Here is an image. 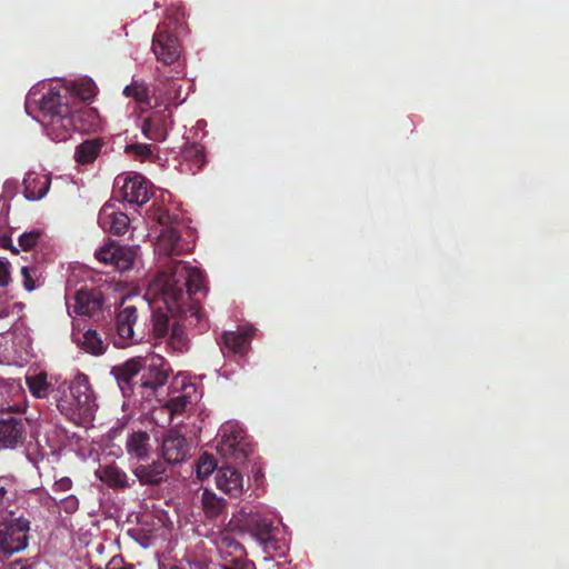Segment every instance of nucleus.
<instances>
[{
	"mask_svg": "<svg viewBox=\"0 0 569 569\" xmlns=\"http://www.w3.org/2000/svg\"><path fill=\"white\" fill-rule=\"evenodd\" d=\"M151 290L163 301L172 316L198 323L200 305L193 299L197 293H207L204 274L197 267L174 260L167 271L160 272L151 283Z\"/></svg>",
	"mask_w": 569,
	"mask_h": 569,
	"instance_id": "1",
	"label": "nucleus"
},
{
	"mask_svg": "<svg viewBox=\"0 0 569 569\" xmlns=\"http://www.w3.org/2000/svg\"><path fill=\"white\" fill-rule=\"evenodd\" d=\"M39 121L47 136L57 142L67 141L76 129L74 113L68 92L50 89L39 101Z\"/></svg>",
	"mask_w": 569,
	"mask_h": 569,
	"instance_id": "2",
	"label": "nucleus"
},
{
	"mask_svg": "<svg viewBox=\"0 0 569 569\" xmlns=\"http://www.w3.org/2000/svg\"><path fill=\"white\" fill-rule=\"evenodd\" d=\"M0 448L16 450L27 440L29 421L17 406L0 403Z\"/></svg>",
	"mask_w": 569,
	"mask_h": 569,
	"instance_id": "3",
	"label": "nucleus"
},
{
	"mask_svg": "<svg viewBox=\"0 0 569 569\" xmlns=\"http://www.w3.org/2000/svg\"><path fill=\"white\" fill-rule=\"evenodd\" d=\"M219 432L221 440L217 447L218 452L236 463L244 462L252 452L246 431L233 425H224Z\"/></svg>",
	"mask_w": 569,
	"mask_h": 569,
	"instance_id": "4",
	"label": "nucleus"
},
{
	"mask_svg": "<svg viewBox=\"0 0 569 569\" xmlns=\"http://www.w3.org/2000/svg\"><path fill=\"white\" fill-rule=\"evenodd\" d=\"M30 521L19 517L13 521L0 526V558L11 557L24 550L28 546Z\"/></svg>",
	"mask_w": 569,
	"mask_h": 569,
	"instance_id": "5",
	"label": "nucleus"
},
{
	"mask_svg": "<svg viewBox=\"0 0 569 569\" xmlns=\"http://www.w3.org/2000/svg\"><path fill=\"white\" fill-rule=\"evenodd\" d=\"M106 303V297L100 288L83 287L76 291L73 303L68 305L69 313L79 317L93 318L102 312Z\"/></svg>",
	"mask_w": 569,
	"mask_h": 569,
	"instance_id": "6",
	"label": "nucleus"
},
{
	"mask_svg": "<svg viewBox=\"0 0 569 569\" xmlns=\"http://www.w3.org/2000/svg\"><path fill=\"white\" fill-rule=\"evenodd\" d=\"M68 389L73 395L71 400L74 401L79 419L92 418L97 403L88 376L79 372L68 385Z\"/></svg>",
	"mask_w": 569,
	"mask_h": 569,
	"instance_id": "7",
	"label": "nucleus"
},
{
	"mask_svg": "<svg viewBox=\"0 0 569 569\" xmlns=\"http://www.w3.org/2000/svg\"><path fill=\"white\" fill-rule=\"evenodd\" d=\"M230 526H233L241 532L249 533L258 543L264 538L270 537L277 527L273 522L259 512H244L240 511L230 520Z\"/></svg>",
	"mask_w": 569,
	"mask_h": 569,
	"instance_id": "8",
	"label": "nucleus"
},
{
	"mask_svg": "<svg viewBox=\"0 0 569 569\" xmlns=\"http://www.w3.org/2000/svg\"><path fill=\"white\" fill-rule=\"evenodd\" d=\"M141 387L157 391L158 388L164 386L171 371L169 362L160 355H150L140 358Z\"/></svg>",
	"mask_w": 569,
	"mask_h": 569,
	"instance_id": "9",
	"label": "nucleus"
},
{
	"mask_svg": "<svg viewBox=\"0 0 569 569\" xmlns=\"http://www.w3.org/2000/svg\"><path fill=\"white\" fill-rule=\"evenodd\" d=\"M94 256L99 262L123 272L132 268L137 252L131 247L109 241L97 250Z\"/></svg>",
	"mask_w": 569,
	"mask_h": 569,
	"instance_id": "10",
	"label": "nucleus"
},
{
	"mask_svg": "<svg viewBox=\"0 0 569 569\" xmlns=\"http://www.w3.org/2000/svg\"><path fill=\"white\" fill-rule=\"evenodd\" d=\"M152 51L163 64L176 62L181 52L178 38L166 29H158L152 37Z\"/></svg>",
	"mask_w": 569,
	"mask_h": 569,
	"instance_id": "11",
	"label": "nucleus"
},
{
	"mask_svg": "<svg viewBox=\"0 0 569 569\" xmlns=\"http://www.w3.org/2000/svg\"><path fill=\"white\" fill-rule=\"evenodd\" d=\"M138 319V311L134 306H126L121 308L116 315V331L118 338L114 340V346L123 348L128 342H136L141 338H136L133 326Z\"/></svg>",
	"mask_w": 569,
	"mask_h": 569,
	"instance_id": "12",
	"label": "nucleus"
},
{
	"mask_svg": "<svg viewBox=\"0 0 569 569\" xmlns=\"http://www.w3.org/2000/svg\"><path fill=\"white\" fill-rule=\"evenodd\" d=\"M161 449L164 461L176 465L187 459L190 446L183 435L171 429L163 437Z\"/></svg>",
	"mask_w": 569,
	"mask_h": 569,
	"instance_id": "13",
	"label": "nucleus"
},
{
	"mask_svg": "<svg viewBox=\"0 0 569 569\" xmlns=\"http://www.w3.org/2000/svg\"><path fill=\"white\" fill-rule=\"evenodd\" d=\"M172 124L171 112L168 109L154 111L142 121L141 130L146 138L162 141L167 137L168 128Z\"/></svg>",
	"mask_w": 569,
	"mask_h": 569,
	"instance_id": "14",
	"label": "nucleus"
},
{
	"mask_svg": "<svg viewBox=\"0 0 569 569\" xmlns=\"http://www.w3.org/2000/svg\"><path fill=\"white\" fill-rule=\"evenodd\" d=\"M121 194L127 202L142 206L151 197L149 181L141 174L127 177L121 187Z\"/></svg>",
	"mask_w": 569,
	"mask_h": 569,
	"instance_id": "15",
	"label": "nucleus"
},
{
	"mask_svg": "<svg viewBox=\"0 0 569 569\" xmlns=\"http://www.w3.org/2000/svg\"><path fill=\"white\" fill-rule=\"evenodd\" d=\"M98 222L104 231L122 236L129 228L130 219L126 213L117 211L113 204L106 203L99 211Z\"/></svg>",
	"mask_w": 569,
	"mask_h": 569,
	"instance_id": "16",
	"label": "nucleus"
},
{
	"mask_svg": "<svg viewBox=\"0 0 569 569\" xmlns=\"http://www.w3.org/2000/svg\"><path fill=\"white\" fill-rule=\"evenodd\" d=\"M141 371L140 357L131 358L120 366L112 368L111 373L119 388L122 391L123 397H129L132 393V380Z\"/></svg>",
	"mask_w": 569,
	"mask_h": 569,
	"instance_id": "17",
	"label": "nucleus"
},
{
	"mask_svg": "<svg viewBox=\"0 0 569 569\" xmlns=\"http://www.w3.org/2000/svg\"><path fill=\"white\" fill-rule=\"evenodd\" d=\"M156 251L160 256H179L186 251L180 232L172 227L162 229L156 242Z\"/></svg>",
	"mask_w": 569,
	"mask_h": 569,
	"instance_id": "18",
	"label": "nucleus"
},
{
	"mask_svg": "<svg viewBox=\"0 0 569 569\" xmlns=\"http://www.w3.org/2000/svg\"><path fill=\"white\" fill-rule=\"evenodd\" d=\"M133 472L141 485L158 486L168 479L167 462L161 460L140 463Z\"/></svg>",
	"mask_w": 569,
	"mask_h": 569,
	"instance_id": "19",
	"label": "nucleus"
},
{
	"mask_svg": "<svg viewBox=\"0 0 569 569\" xmlns=\"http://www.w3.org/2000/svg\"><path fill=\"white\" fill-rule=\"evenodd\" d=\"M216 483L219 489L232 497L242 492V475L232 466H222L217 470Z\"/></svg>",
	"mask_w": 569,
	"mask_h": 569,
	"instance_id": "20",
	"label": "nucleus"
},
{
	"mask_svg": "<svg viewBox=\"0 0 569 569\" xmlns=\"http://www.w3.org/2000/svg\"><path fill=\"white\" fill-rule=\"evenodd\" d=\"M50 184L51 178L49 176L30 172L23 180V194L28 200H40L48 193Z\"/></svg>",
	"mask_w": 569,
	"mask_h": 569,
	"instance_id": "21",
	"label": "nucleus"
},
{
	"mask_svg": "<svg viewBox=\"0 0 569 569\" xmlns=\"http://www.w3.org/2000/svg\"><path fill=\"white\" fill-rule=\"evenodd\" d=\"M223 355H244L249 345V336L246 332L227 331L218 340Z\"/></svg>",
	"mask_w": 569,
	"mask_h": 569,
	"instance_id": "22",
	"label": "nucleus"
},
{
	"mask_svg": "<svg viewBox=\"0 0 569 569\" xmlns=\"http://www.w3.org/2000/svg\"><path fill=\"white\" fill-rule=\"evenodd\" d=\"M52 398L56 401L58 410L66 418L72 421L80 420L74 401L71 400L73 395L69 392L67 383H61L57 390L52 391Z\"/></svg>",
	"mask_w": 569,
	"mask_h": 569,
	"instance_id": "23",
	"label": "nucleus"
},
{
	"mask_svg": "<svg viewBox=\"0 0 569 569\" xmlns=\"http://www.w3.org/2000/svg\"><path fill=\"white\" fill-rule=\"evenodd\" d=\"M149 440L150 437L146 431L132 432L126 443L128 455L138 459L147 458L150 451Z\"/></svg>",
	"mask_w": 569,
	"mask_h": 569,
	"instance_id": "24",
	"label": "nucleus"
},
{
	"mask_svg": "<svg viewBox=\"0 0 569 569\" xmlns=\"http://www.w3.org/2000/svg\"><path fill=\"white\" fill-rule=\"evenodd\" d=\"M181 157L183 161L188 162L189 170L197 172L207 162L204 147L197 142L187 143L182 151Z\"/></svg>",
	"mask_w": 569,
	"mask_h": 569,
	"instance_id": "25",
	"label": "nucleus"
},
{
	"mask_svg": "<svg viewBox=\"0 0 569 569\" xmlns=\"http://www.w3.org/2000/svg\"><path fill=\"white\" fill-rule=\"evenodd\" d=\"M96 476L107 486L112 488L127 487V475L117 466L108 465L96 470Z\"/></svg>",
	"mask_w": 569,
	"mask_h": 569,
	"instance_id": "26",
	"label": "nucleus"
},
{
	"mask_svg": "<svg viewBox=\"0 0 569 569\" xmlns=\"http://www.w3.org/2000/svg\"><path fill=\"white\" fill-rule=\"evenodd\" d=\"M102 143L99 139L86 140L80 143L74 152V159L80 164L93 162L100 153Z\"/></svg>",
	"mask_w": 569,
	"mask_h": 569,
	"instance_id": "27",
	"label": "nucleus"
},
{
	"mask_svg": "<svg viewBox=\"0 0 569 569\" xmlns=\"http://www.w3.org/2000/svg\"><path fill=\"white\" fill-rule=\"evenodd\" d=\"M80 346L86 352L93 356H101L107 349V345L103 342L100 335L93 329H89L83 333Z\"/></svg>",
	"mask_w": 569,
	"mask_h": 569,
	"instance_id": "28",
	"label": "nucleus"
},
{
	"mask_svg": "<svg viewBox=\"0 0 569 569\" xmlns=\"http://www.w3.org/2000/svg\"><path fill=\"white\" fill-rule=\"evenodd\" d=\"M202 509L208 518H216L222 513L226 501L223 498L217 497L216 493L204 489L202 492Z\"/></svg>",
	"mask_w": 569,
	"mask_h": 569,
	"instance_id": "29",
	"label": "nucleus"
},
{
	"mask_svg": "<svg viewBox=\"0 0 569 569\" xmlns=\"http://www.w3.org/2000/svg\"><path fill=\"white\" fill-rule=\"evenodd\" d=\"M26 383L32 396L36 398H47L49 396L50 383L47 381V373L40 372L38 375L26 377Z\"/></svg>",
	"mask_w": 569,
	"mask_h": 569,
	"instance_id": "30",
	"label": "nucleus"
},
{
	"mask_svg": "<svg viewBox=\"0 0 569 569\" xmlns=\"http://www.w3.org/2000/svg\"><path fill=\"white\" fill-rule=\"evenodd\" d=\"M123 94L133 98L138 103L150 106L149 88L143 82L132 81L123 89Z\"/></svg>",
	"mask_w": 569,
	"mask_h": 569,
	"instance_id": "31",
	"label": "nucleus"
},
{
	"mask_svg": "<svg viewBox=\"0 0 569 569\" xmlns=\"http://www.w3.org/2000/svg\"><path fill=\"white\" fill-rule=\"evenodd\" d=\"M21 276L23 288L31 292L39 286L42 272L38 266L30 264L21 268Z\"/></svg>",
	"mask_w": 569,
	"mask_h": 569,
	"instance_id": "32",
	"label": "nucleus"
},
{
	"mask_svg": "<svg viewBox=\"0 0 569 569\" xmlns=\"http://www.w3.org/2000/svg\"><path fill=\"white\" fill-rule=\"evenodd\" d=\"M14 496V481L12 477H0V512L7 510Z\"/></svg>",
	"mask_w": 569,
	"mask_h": 569,
	"instance_id": "33",
	"label": "nucleus"
},
{
	"mask_svg": "<svg viewBox=\"0 0 569 569\" xmlns=\"http://www.w3.org/2000/svg\"><path fill=\"white\" fill-rule=\"evenodd\" d=\"M169 345L174 351L182 352L187 349L188 340L184 328L178 321L171 325Z\"/></svg>",
	"mask_w": 569,
	"mask_h": 569,
	"instance_id": "34",
	"label": "nucleus"
},
{
	"mask_svg": "<svg viewBox=\"0 0 569 569\" xmlns=\"http://www.w3.org/2000/svg\"><path fill=\"white\" fill-rule=\"evenodd\" d=\"M280 530L277 528L272 531L270 537L264 538L259 545L263 548L264 552L269 553L271 551L279 552L284 555L288 549L287 542L283 538L279 537Z\"/></svg>",
	"mask_w": 569,
	"mask_h": 569,
	"instance_id": "35",
	"label": "nucleus"
},
{
	"mask_svg": "<svg viewBox=\"0 0 569 569\" xmlns=\"http://www.w3.org/2000/svg\"><path fill=\"white\" fill-rule=\"evenodd\" d=\"M74 94L83 102L91 100L97 93V87L92 80H81L73 86Z\"/></svg>",
	"mask_w": 569,
	"mask_h": 569,
	"instance_id": "36",
	"label": "nucleus"
},
{
	"mask_svg": "<svg viewBox=\"0 0 569 569\" xmlns=\"http://www.w3.org/2000/svg\"><path fill=\"white\" fill-rule=\"evenodd\" d=\"M171 331L170 319L168 315L156 312L153 315V333L156 338L166 337Z\"/></svg>",
	"mask_w": 569,
	"mask_h": 569,
	"instance_id": "37",
	"label": "nucleus"
},
{
	"mask_svg": "<svg viewBox=\"0 0 569 569\" xmlns=\"http://www.w3.org/2000/svg\"><path fill=\"white\" fill-rule=\"evenodd\" d=\"M217 468V460L209 453H203L197 463V475L199 478L210 476Z\"/></svg>",
	"mask_w": 569,
	"mask_h": 569,
	"instance_id": "38",
	"label": "nucleus"
},
{
	"mask_svg": "<svg viewBox=\"0 0 569 569\" xmlns=\"http://www.w3.org/2000/svg\"><path fill=\"white\" fill-rule=\"evenodd\" d=\"M127 153L134 154L141 160H146L152 156V146L144 143H132L124 148Z\"/></svg>",
	"mask_w": 569,
	"mask_h": 569,
	"instance_id": "39",
	"label": "nucleus"
},
{
	"mask_svg": "<svg viewBox=\"0 0 569 569\" xmlns=\"http://www.w3.org/2000/svg\"><path fill=\"white\" fill-rule=\"evenodd\" d=\"M40 234L38 230L22 233L19 237V246L26 251L32 249L37 244Z\"/></svg>",
	"mask_w": 569,
	"mask_h": 569,
	"instance_id": "40",
	"label": "nucleus"
},
{
	"mask_svg": "<svg viewBox=\"0 0 569 569\" xmlns=\"http://www.w3.org/2000/svg\"><path fill=\"white\" fill-rule=\"evenodd\" d=\"M11 282V264L0 258V287L6 288Z\"/></svg>",
	"mask_w": 569,
	"mask_h": 569,
	"instance_id": "41",
	"label": "nucleus"
},
{
	"mask_svg": "<svg viewBox=\"0 0 569 569\" xmlns=\"http://www.w3.org/2000/svg\"><path fill=\"white\" fill-rule=\"evenodd\" d=\"M59 507L67 513H73L79 508V500L76 496L70 495L68 497L60 499Z\"/></svg>",
	"mask_w": 569,
	"mask_h": 569,
	"instance_id": "42",
	"label": "nucleus"
},
{
	"mask_svg": "<svg viewBox=\"0 0 569 569\" xmlns=\"http://www.w3.org/2000/svg\"><path fill=\"white\" fill-rule=\"evenodd\" d=\"M222 569H256V565L246 558L238 557L231 561V565H223Z\"/></svg>",
	"mask_w": 569,
	"mask_h": 569,
	"instance_id": "43",
	"label": "nucleus"
},
{
	"mask_svg": "<svg viewBox=\"0 0 569 569\" xmlns=\"http://www.w3.org/2000/svg\"><path fill=\"white\" fill-rule=\"evenodd\" d=\"M187 402L186 397L182 396L170 399L167 406L171 412L180 413L184 410Z\"/></svg>",
	"mask_w": 569,
	"mask_h": 569,
	"instance_id": "44",
	"label": "nucleus"
},
{
	"mask_svg": "<svg viewBox=\"0 0 569 569\" xmlns=\"http://www.w3.org/2000/svg\"><path fill=\"white\" fill-rule=\"evenodd\" d=\"M10 569H39L38 563L31 559H17L9 565Z\"/></svg>",
	"mask_w": 569,
	"mask_h": 569,
	"instance_id": "45",
	"label": "nucleus"
},
{
	"mask_svg": "<svg viewBox=\"0 0 569 569\" xmlns=\"http://www.w3.org/2000/svg\"><path fill=\"white\" fill-rule=\"evenodd\" d=\"M220 548H228L233 551L239 550L241 555L243 553V547L240 542L236 541L233 538L229 536H223L220 540Z\"/></svg>",
	"mask_w": 569,
	"mask_h": 569,
	"instance_id": "46",
	"label": "nucleus"
},
{
	"mask_svg": "<svg viewBox=\"0 0 569 569\" xmlns=\"http://www.w3.org/2000/svg\"><path fill=\"white\" fill-rule=\"evenodd\" d=\"M106 569H133V566L127 563L121 556L111 558Z\"/></svg>",
	"mask_w": 569,
	"mask_h": 569,
	"instance_id": "47",
	"label": "nucleus"
},
{
	"mask_svg": "<svg viewBox=\"0 0 569 569\" xmlns=\"http://www.w3.org/2000/svg\"><path fill=\"white\" fill-rule=\"evenodd\" d=\"M72 487V480L69 477H62L61 479L57 480L53 483V491L54 492H66L70 490Z\"/></svg>",
	"mask_w": 569,
	"mask_h": 569,
	"instance_id": "48",
	"label": "nucleus"
},
{
	"mask_svg": "<svg viewBox=\"0 0 569 569\" xmlns=\"http://www.w3.org/2000/svg\"><path fill=\"white\" fill-rule=\"evenodd\" d=\"M0 247L3 249H9L13 253H18L19 250L12 244V239L9 234L1 232L0 233Z\"/></svg>",
	"mask_w": 569,
	"mask_h": 569,
	"instance_id": "49",
	"label": "nucleus"
},
{
	"mask_svg": "<svg viewBox=\"0 0 569 569\" xmlns=\"http://www.w3.org/2000/svg\"><path fill=\"white\" fill-rule=\"evenodd\" d=\"M159 222H160L161 224H163V223L166 222V221H164V219H163V217H160V218H159Z\"/></svg>",
	"mask_w": 569,
	"mask_h": 569,
	"instance_id": "50",
	"label": "nucleus"
},
{
	"mask_svg": "<svg viewBox=\"0 0 569 569\" xmlns=\"http://www.w3.org/2000/svg\"><path fill=\"white\" fill-rule=\"evenodd\" d=\"M170 87L174 89L176 88V82H171Z\"/></svg>",
	"mask_w": 569,
	"mask_h": 569,
	"instance_id": "51",
	"label": "nucleus"
}]
</instances>
